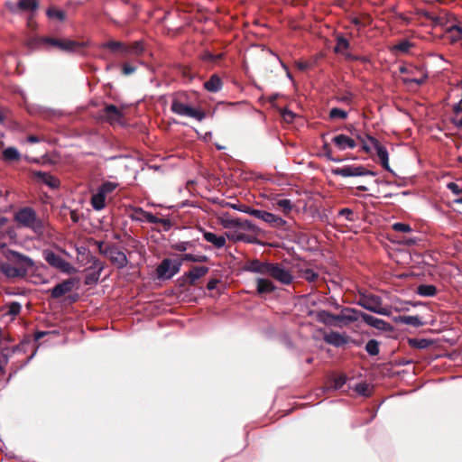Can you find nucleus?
<instances>
[{
	"mask_svg": "<svg viewBox=\"0 0 462 462\" xmlns=\"http://www.w3.org/2000/svg\"><path fill=\"white\" fill-rule=\"evenodd\" d=\"M348 148H360L366 152L376 155L382 166L386 171H391L388 151L377 139L371 136H365V138L358 136L356 140L348 137Z\"/></svg>",
	"mask_w": 462,
	"mask_h": 462,
	"instance_id": "f257e3e1",
	"label": "nucleus"
},
{
	"mask_svg": "<svg viewBox=\"0 0 462 462\" xmlns=\"http://www.w3.org/2000/svg\"><path fill=\"white\" fill-rule=\"evenodd\" d=\"M14 220L19 226L32 229L37 235H42L44 232L42 220L37 217L35 210L32 208H20L14 214Z\"/></svg>",
	"mask_w": 462,
	"mask_h": 462,
	"instance_id": "f03ea898",
	"label": "nucleus"
},
{
	"mask_svg": "<svg viewBox=\"0 0 462 462\" xmlns=\"http://www.w3.org/2000/svg\"><path fill=\"white\" fill-rule=\"evenodd\" d=\"M355 301L357 305H360L372 312L384 316L390 314V310L383 304L379 296L365 291H358L355 296Z\"/></svg>",
	"mask_w": 462,
	"mask_h": 462,
	"instance_id": "7ed1b4c3",
	"label": "nucleus"
},
{
	"mask_svg": "<svg viewBox=\"0 0 462 462\" xmlns=\"http://www.w3.org/2000/svg\"><path fill=\"white\" fill-rule=\"evenodd\" d=\"M118 183L114 181L103 182L91 196L90 204L96 211H100L106 208V199L117 188Z\"/></svg>",
	"mask_w": 462,
	"mask_h": 462,
	"instance_id": "20e7f679",
	"label": "nucleus"
},
{
	"mask_svg": "<svg viewBox=\"0 0 462 462\" xmlns=\"http://www.w3.org/2000/svg\"><path fill=\"white\" fill-rule=\"evenodd\" d=\"M171 110L178 116L194 118L199 122H201L206 117V113L203 110L183 103L178 96L173 97Z\"/></svg>",
	"mask_w": 462,
	"mask_h": 462,
	"instance_id": "39448f33",
	"label": "nucleus"
},
{
	"mask_svg": "<svg viewBox=\"0 0 462 462\" xmlns=\"http://www.w3.org/2000/svg\"><path fill=\"white\" fill-rule=\"evenodd\" d=\"M129 217L134 221L148 222L152 224H162L165 230H169L171 226L170 219L160 218L150 212L143 210L142 208L133 207L129 209Z\"/></svg>",
	"mask_w": 462,
	"mask_h": 462,
	"instance_id": "423d86ee",
	"label": "nucleus"
},
{
	"mask_svg": "<svg viewBox=\"0 0 462 462\" xmlns=\"http://www.w3.org/2000/svg\"><path fill=\"white\" fill-rule=\"evenodd\" d=\"M400 71L404 74L402 80L407 85L416 84L420 86L428 79V72L421 67L409 65L400 68Z\"/></svg>",
	"mask_w": 462,
	"mask_h": 462,
	"instance_id": "0eeeda50",
	"label": "nucleus"
},
{
	"mask_svg": "<svg viewBox=\"0 0 462 462\" xmlns=\"http://www.w3.org/2000/svg\"><path fill=\"white\" fill-rule=\"evenodd\" d=\"M99 252L106 256L118 268H125L128 260L125 254L114 245H104L100 243L98 245Z\"/></svg>",
	"mask_w": 462,
	"mask_h": 462,
	"instance_id": "6e6552de",
	"label": "nucleus"
},
{
	"mask_svg": "<svg viewBox=\"0 0 462 462\" xmlns=\"http://www.w3.org/2000/svg\"><path fill=\"white\" fill-rule=\"evenodd\" d=\"M181 267V260L163 259L156 268L159 279L169 280L178 273Z\"/></svg>",
	"mask_w": 462,
	"mask_h": 462,
	"instance_id": "1a4fd4ad",
	"label": "nucleus"
},
{
	"mask_svg": "<svg viewBox=\"0 0 462 462\" xmlns=\"http://www.w3.org/2000/svg\"><path fill=\"white\" fill-rule=\"evenodd\" d=\"M268 275L282 285H290L294 280L292 272L282 263H271Z\"/></svg>",
	"mask_w": 462,
	"mask_h": 462,
	"instance_id": "9d476101",
	"label": "nucleus"
},
{
	"mask_svg": "<svg viewBox=\"0 0 462 462\" xmlns=\"http://www.w3.org/2000/svg\"><path fill=\"white\" fill-rule=\"evenodd\" d=\"M42 42L48 43L53 47H56L63 51H76L80 47L84 46V43H80L76 41H72L69 39L59 40L55 38H43L42 40Z\"/></svg>",
	"mask_w": 462,
	"mask_h": 462,
	"instance_id": "9b49d317",
	"label": "nucleus"
},
{
	"mask_svg": "<svg viewBox=\"0 0 462 462\" xmlns=\"http://www.w3.org/2000/svg\"><path fill=\"white\" fill-rule=\"evenodd\" d=\"M88 263L90 265L87 269L88 273L86 275V283L91 284L97 282L99 280L100 274L105 268V264L95 256H91L88 260Z\"/></svg>",
	"mask_w": 462,
	"mask_h": 462,
	"instance_id": "f8f14e48",
	"label": "nucleus"
},
{
	"mask_svg": "<svg viewBox=\"0 0 462 462\" xmlns=\"http://www.w3.org/2000/svg\"><path fill=\"white\" fill-rule=\"evenodd\" d=\"M43 256L45 261L52 267H55L64 273H69L71 270L70 263L52 251L45 250L43 252Z\"/></svg>",
	"mask_w": 462,
	"mask_h": 462,
	"instance_id": "ddd939ff",
	"label": "nucleus"
},
{
	"mask_svg": "<svg viewBox=\"0 0 462 462\" xmlns=\"http://www.w3.org/2000/svg\"><path fill=\"white\" fill-rule=\"evenodd\" d=\"M251 216L261 219L274 227L283 226L286 224V221L281 217L264 210L256 209L255 211L251 212Z\"/></svg>",
	"mask_w": 462,
	"mask_h": 462,
	"instance_id": "4468645a",
	"label": "nucleus"
},
{
	"mask_svg": "<svg viewBox=\"0 0 462 462\" xmlns=\"http://www.w3.org/2000/svg\"><path fill=\"white\" fill-rule=\"evenodd\" d=\"M271 203L273 208L280 210L284 215H289L294 208V204L291 199H286L280 194L272 198Z\"/></svg>",
	"mask_w": 462,
	"mask_h": 462,
	"instance_id": "2eb2a0df",
	"label": "nucleus"
},
{
	"mask_svg": "<svg viewBox=\"0 0 462 462\" xmlns=\"http://www.w3.org/2000/svg\"><path fill=\"white\" fill-rule=\"evenodd\" d=\"M9 256H12L14 260L19 264V268H24L26 273L35 267V263L32 258L19 252L9 250L8 257Z\"/></svg>",
	"mask_w": 462,
	"mask_h": 462,
	"instance_id": "dca6fc26",
	"label": "nucleus"
},
{
	"mask_svg": "<svg viewBox=\"0 0 462 462\" xmlns=\"http://www.w3.org/2000/svg\"><path fill=\"white\" fill-rule=\"evenodd\" d=\"M0 270L8 278H23L26 276L24 268L14 266L9 263H1Z\"/></svg>",
	"mask_w": 462,
	"mask_h": 462,
	"instance_id": "f3484780",
	"label": "nucleus"
},
{
	"mask_svg": "<svg viewBox=\"0 0 462 462\" xmlns=\"http://www.w3.org/2000/svg\"><path fill=\"white\" fill-rule=\"evenodd\" d=\"M73 287H74V281L71 279L66 280V281L57 284L51 290V297L54 299H59L61 296L71 291Z\"/></svg>",
	"mask_w": 462,
	"mask_h": 462,
	"instance_id": "a211bd4d",
	"label": "nucleus"
},
{
	"mask_svg": "<svg viewBox=\"0 0 462 462\" xmlns=\"http://www.w3.org/2000/svg\"><path fill=\"white\" fill-rule=\"evenodd\" d=\"M447 37L451 43H457L462 41V24L456 23L447 26L445 29Z\"/></svg>",
	"mask_w": 462,
	"mask_h": 462,
	"instance_id": "6ab92c4d",
	"label": "nucleus"
},
{
	"mask_svg": "<svg viewBox=\"0 0 462 462\" xmlns=\"http://www.w3.org/2000/svg\"><path fill=\"white\" fill-rule=\"evenodd\" d=\"M103 116L111 124L118 122L123 116L121 110L115 105H107L103 110Z\"/></svg>",
	"mask_w": 462,
	"mask_h": 462,
	"instance_id": "aec40b11",
	"label": "nucleus"
},
{
	"mask_svg": "<svg viewBox=\"0 0 462 462\" xmlns=\"http://www.w3.org/2000/svg\"><path fill=\"white\" fill-rule=\"evenodd\" d=\"M361 318L365 321V323L379 330H387L390 328L389 323L374 316L362 314Z\"/></svg>",
	"mask_w": 462,
	"mask_h": 462,
	"instance_id": "412c9836",
	"label": "nucleus"
},
{
	"mask_svg": "<svg viewBox=\"0 0 462 462\" xmlns=\"http://www.w3.org/2000/svg\"><path fill=\"white\" fill-rule=\"evenodd\" d=\"M271 263H263L259 260H253L247 265V270L261 274L268 275Z\"/></svg>",
	"mask_w": 462,
	"mask_h": 462,
	"instance_id": "4be33fe9",
	"label": "nucleus"
},
{
	"mask_svg": "<svg viewBox=\"0 0 462 462\" xmlns=\"http://www.w3.org/2000/svg\"><path fill=\"white\" fill-rule=\"evenodd\" d=\"M203 238L217 248H223L226 245V237L212 232L203 231Z\"/></svg>",
	"mask_w": 462,
	"mask_h": 462,
	"instance_id": "5701e85b",
	"label": "nucleus"
},
{
	"mask_svg": "<svg viewBox=\"0 0 462 462\" xmlns=\"http://www.w3.org/2000/svg\"><path fill=\"white\" fill-rule=\"evenodd\" d=\"M101 48H106L114 52H120L124 56H127L128 45L122 42L110 41L101 45Z\"/></svg>",
	"mask_w": 462,
	"mask_h": 462,
	"instance_id": "b1692460",
	"label": "nucleus"
},
{
	"mask_svg": "<svg viewBox=\"0 0 462 462\" xmlns=\"http://www.w3.org/2000/svg\"><path fill=\"white\" fill-rule=\"evenodd\" d=\"M256 282H257L256 290H257V292L260 294L271 293L276 290V286L269 279L258 278L256 280Z\"/></svg>",
	"mask_w": 462,
	"mask_h": 462,
	"instance_id": "393cba45",
	"label": "nucleus"
},
{
	"mask_svg": "<svg viewBox=\"0 0 462 462\" xmlns=\"http://www.w3.org/2000/svg\"><path fill=\"white\" fill-rule=\"evenodd\" d=\"M208 272V268L206 266H196L193 267L186 275L189 279V284H194L195 282L203 277Z\"/></svg>",
	"mask_w": 462,
	"mask_h": 462,
	"instance_id": "a878e982",
	"label": "nucleus"
},
{
	"mask_svg": "<svg viewBox=\"0 0 462 462\" xmlns=\"http://www.w3.org/2000/svg\"><path fill=\"white\" fill-rule=\"evenodd\" d=\"M204 88L209 92L216 93L222 88V80L217 75L214 74L204 83Z\"/></svg>",
	"mask_w": 462,
	"mask_h": 462,
	"instance_id": "bb28decb",
	"label": "nucleus"
},
{
	"mask_svg": "<svg viewBox=\"0 0 462 462\" xmlns=\"http://www.w3.org/2000/svg\"><path fill=\"white\" fill-rule=\"evenodd\" d=\"M324 340L335 346H342L346 343V338L337 332H330L324 334Z\"/></svg>",
	"mask_w": 462,
	"mask_h": 462,
	"instance_id": "cd10ccee",
	"label": "nucleus"
},
{
	"mask_svg": "<svg viewBox=\"0 0 462 462\" xmlns=\"http://www.w3.org/2000/svg\"><path fill=\"white\" fill-rule=\"evenodd\" d=\"M371 176L374 177L375 173L366 170L363 166H348V177Z\"/></svg>",
	"mask_w": 462,
	"mask_h": 462,
	"instance_id": "c85d7f7f",
	"label": "nucleus"
},
{
	"mask_svg": "<svg viewBox=\"0 0 462 462\" xmlns=\"http://www.w3.org/2000/svg\"><path fill=\"white\" fill-rule=\"evenodd\" d=\"M241 231H242L241 229H237V228L231 229V230L226 232V236L229 240L234 241V242H240V241L250 242V240L248 239V236L245 234L242 233Z\"/></svg>",
	"mask_w": 462,
	"mask_h": 462,
	"instance_id": "c756f323",
	"label": "nucleus"
},
{
	"mask_svg": "<svg viewBox=\"0 0 462 462\" xmlns=\"http://www.w3.org/2000/svg\"><path fill=\"white\" fill-rule=\"evenodd\" d=\"M462 98L459 100L458 103L455 104L453 106V116H452V123L457 127L462 128Z\"/></svg>",
	"mask_w": 462,
	"mask_h": 462,
	"instance_id": "7c9ffc66",
	"label": "nucleus"
},
{
	"mask_svg": "<svg viewBox=\"0 0 462 462\" xmlns=\"http://www.w3.org/2000/svg\"><path fill=\"white\" fill-rule=\"evenodd\" d=\"M2 157L5 162H15L20 160L21 153L14 147H7L3 151Z\"/></svg>",
	"mask_w": 462,
	"mask_h": 462,
	"instance_id": "2f4dec72",
	"label": "nucleus"
},
{
	"mask_svg": "<svg viewBox=\"0 0 462 462\" xmlns=\"http://www.w3.org/2000/svg\"><path fill=\"white\" fill-rule=\"evenodd\" d=\"M397 321L402 324L412 326L414 328H418L423 325V322L420 320L419 316H400L397 319Z\"/></svg>",
	"mask_w": 462,
	"mask_h": 462,
	"instance_id": "473e14b6",
	"label": "nucleus"
},
{
	"mask_svg": "<svg viewBox=\"0 0 462 462\" xmlns=\"http://www.w3.org/2000/svg\"><path fill=\"white\" fill-rule=\"evenodd\" d=\"M37 176L41 179V180L48 185L49 187L54 189L57 188L60 184V181L57 178L46 172H38Z\"/></svg>",
	"mask_w": 462,
	"mask_h": 462,
	"instance_id": "72a5a7b5",
	"label": "nucleus"
},
{
	"mask_svg": "<svg viewBox=\"0 0 462 462\" xmlns=\"http://www.w3.org/2000/svg\"><path fill=\"white\" fill-rule=\"evenodd\" d=\"M417 292L420 296L432 297L437 293V289L434 285L422 284L418 287Z\"/></svg>",
	"mask_w": 462,
	"mask_h": 462,
	"instance_id": "f704fd0d",
	"label": "nucleus"
},
{
	"mask_svg": "<svg viewBox=\"0 0 462 462\" xmlns=\"http://www.w3.org/2000/svg\"><path fill=\"white\" fill-rule=\"evenodd\" d=\"M220 225L226 229H234L237 228L238 218H233L228 216H223L219 217Z\"/></svg>",
	"mask_w": 462,
	"mask_h": 462,
	"instance_id": "c9c22d12",
	"label": "nucleus"
},
{
	"mask_svg": "<svg viewBox=\"0 0 462 462\" xmlns=\"http://www.w3.org/2000/svg\"><path fill=\"white\" fill-rule=\"evenodd\" d=\"M337 44L334 46V52L337 54L345 55L346 51V39L341 34H337Z\"/></svg>",
	"mask_w": 462,
	"mask_h": 462,
	"instance_id": "e433bc0d",
	"label": "nucleus"
},
{
	"mask_svg": "<svg viewBox=\"0 0 462 462\" xmlns=\"http://www.w3.org/2000/svg\"><path fill=\"white\" fill-rule=\"evenodd\" d=\"M144 51V45L143 41H136L131 45H128L127 55H140Z\"/></svg>",
	"mask_w": 462,
	"mask_h": 462,
	"instance_id": "4c0bfd02",
	"label": "nucleus"
},
{
	"mask_svg": "<svg viewBox=\"0 0 462 462\" xmlns=\"http://www.w3.org/2000/svg\"><path fill=\"white\" fill-rule=\"evenodd\" d=\"M413 47V43L408 40H403L392 47V51H399L401 53H408Z\"/></svg>",
	"mask_w": 462,
	"mask_h": 462,
	"instance_id": "58836bf2",
	"label": "nucleus"
},
{
	"mask_svg": "<svg viewBox=\"0 0 462 462\" xmlns=\"http://www.w3.org/2000/svg\"><path fill=\"white\" fill-rule=\"evenodd\" d=\"M39 5L37 0H19L18 7L23 11H35Z\"/></svg>",
	"mask_w": 462,
	"mask_h": 462,
	"instance_id": "ea45409f",
	"label": "nucleus"
},
{
	"mask_svg": "<svg viewBox=\"0 0 462 462\" xmlns=\"http://www.w3.org/2000/svg\"><path fill=\"white\" fill-rule=\"evenodd\" d=\"M47 16L51 19H57L59 21H64L66 18V14L62 10L50 8L47 10Z\"/></svg>",
	"mask_w": 462,
	"mask_h": 462,
	"instance_id": "a19ab883",
	"label": "nucleus"
},
{
	"mask_svg": "<svg viewBox=\"0 0 462 462\" xmlns=\"http://www.w3.org/2000/svg\"><path fill=\"white\" fill-rule=\"evenodd\" d=\"M237 229H241L242 231H250L254 232L256 229L255 225L250 220H242L238 218Z\"/></svg>",
	"mask_w": 462,
	"mask_h": 462,
	"instance_id": "79ce46f5",
	"label": "nucleus"
},
{
	"mask_svg": "<svg viewBox=\"0 0 462 462\" xmlns=\"http://www.w3.org/2000/svg\"><path fill=\"white\" fill-rule=\"evenodd\" d=\"M366 352L371 356L379 354V343L375 339H370L365 345Z\"/></svg>",
	"mask_w": 462,
	"mask_h": 462,
	"instance_id": "37998d69",
	"label": "nucleus"
},
{
	"mask_svg": "<svg viewBox=\"0 0 462 462\" xmlns=\"http://www.w3.org/2000/svg\"><path fill=\"white\" fill-rule=\"evenodd\" d=\"M300 277H302L303 279L310 282H312L318 279L319 274L312 269L308 268L300 271Z\"/></svg>",
	"mask_w": 462,
	"mask_h": 462,
	"instance_id": "c03bdc74",
	"label": "nucleus"
},
{
	"mask_svg": "<svg viewBox=\"0 0 462 462\" xmlns=\"http://www.w3.org/2000/svg\"><path fill=\"white\" fill-rule=\"evenodd\" d=\"M332 142L339 150H345L346 148V135L345 134L334 136Z\"/></svg>",
	"mask_w": 462,
	"mask_h": 462,
	"instance_id": "a18cd8bd",
	"label": "nucleus"
},
{
	"mask_svg": "<svg viewBox=\"0 0 462 462\" xmlns=\"http://www.w3.org/2000/svg\"><path fill=\"white\" fill-rule=\"evenodd\" d=\"M355 391L358 395L361 396H368L370 394V387L369 384L366 383H357L355 386Z\"/></svg>",
	"mask_w": 462,
	"mask_h": 462,
	"instance_id": "49530a36",
	"label": "nucleus"
},
{
	"mask_svg": "<svg viewBox=\"0 0 462 462\" xmlns=\"http://www.w3.org/2000/svg\"><path fill=\"white\" fill-rule=\"evenodd\" d=\"M21 309H22V306L20 303L16 302V301H14V302H11L8 306H7V311H6V314L12 316L13 318L15 317L16 315H18L21 311Z\"/></svg>",
	"mask_w": 462,
	"mask_h": 462,
	"instance_id": "de8ad7c7",
	"label": "nucleus"
},
{
	"mask_svg": "<svg viewBox=\"0 0 462 462\" xmlns=\"http://www.w3.org/2000/svg\"><path fill=\"white\" fill-rule=\"evenodd\" d=\"M223 56H224L223 53L213 54V53H211L209 51H206L203 54L202 59L205 61H209V62H212V63H216L217 61L220 60L223 58Z\"/></svg>",
	"mask_w": 462,
	"mask_h": 462,
	"instance_id": "09e8293b",
	"label": "nucleus"
},
{
	"mask_svg": "<svg viewBox=\"0 0 462 462\" xmlns=\"http://www.w3.org/2000/svg\"><path fill=\"white\" fill-rule=\"evenodd\" d=\"M318 318H319V320H321V321H323L324 323H327V324H333L334 321L337 319L336 317L330 315L327 311H319L318 313Z\"/></svg>",
	"mask_w": 462,
	"mask_h": 462,
	"instance_id": "8fccbe9b",
	"label": "nucleus"
},
{
	"mask_svg": "<svg viewBox=\"0 0 462 462\" xmlns=\"http://www.w3.org/2000/svg\"><path fill=\"white\" fill-rule=\"evenodd\" d=\"M346 382V378L345 375L339 376L331 382L330 385L328 386V389L337 390L340 389Z\"/></svg>",
	"mask_w": 462,
	"mask_h": 462,
	"instance_id": "3c124183",
	"label": "nucleus"
},
{
	"mask_svg": "<svg viewBox=\"0 0 462 462\" xmlns=\"http://www.w3.org/2000/svg\"><path fill=\"white\" fill-rule=\"evenodd\" d=\"M180 260H181V263L183 261L202 263L207 260V257L205 255H194L191 254H186L182 256V258Z\"/></svg>",
	"mask_w": 462,
	"mask_h": 462,
	"instance_id": "603ef678",
	"label": "nucleus"
},
{
	"mask_svg": "<svg viewBox=\"0 0 462 462\" xmlns=\"http://www.w3.org/2000/svg\"><path fill=\"white\" fill-rule=\"evenodd\" d=\"M410 344L412 346L422 349L428 347L430 345V342L427 339H411Z\"/></svg>",
	"mask_w": 462,
	"mask_h": 462,
	"instance_id": "864d4df0",
	"label": "nucleus"
},
{
	"mask_svg": "<svg viewBox=\"0 0 462 462\" xmlns=\"http://www.w3.org/2000/svg\"><path fill=\"white\" fill-rule=\"evenodd\" d=\"M393 229L397 232L409 233L411 231L410 225L405 223L397 222L393 225Z\"/></svg>",
	"mask_w": 462,
	"mask_h": 462,
	"instance_id": "5fc2aeb1",
	"label": "nucleus"
},
{
	"mask_svg": "<svg viewBox=\"0 0 462 462\" xmlns=\"http://www.w3.org/2000/svg\"><path fill=\"white\" fill-rule=\"evenodd\" d=\"M329 117L334 118H346V113L344 110L338 109V108H333L329 112Z\"/></svg>",
	"mask_w": 462,
	"mask_h": 462,
	"instance_id": "6e6d98bb",
	"label": "nucleus"
},
{
	"mask_svg": "<svg viewBox=\"0 0 462 462\" xmlns=\"http://www.w3.org/2000/svg\"><path fill=\"white\" fill-rule=\"evenodd\" d=\"M447 187L455 195L462 194V187H459L458 183L449 182Z\"/></svg>",
	"mask_w": 462,
	"mask_h": 462,
	"instance_id": "4d7b16f0",
	"label": "nucleus"
},
{
	"mask_svg": "<svg viewBox=\"0 0 462 462\" xmlns=\"http://www.w3.org/2000/svg\"><path fill=\"white\" fill-rule=\"evenodd\" d=\"M136 70V67L135 66H133V65H130V64H127V63H125L123 66H122V71H123V74L124 75H130V74H133L134 72H135Z\"/></svg>",
	"mask_w": 462,
	"mask_h": 462,
	"instance_id": "13d9d810",
	"label": "nucleus"
},
{
	"mask_svg": "<svg viewBox=\"0 0 462 462\" xmlns=\"http://www.w3.org/2000/svg\"><path fill=\"white\" fill-rule=\"evenodd\" d=\"M347 319H348V324H349L351 321L358 320L359 317L357 316V313L356 310L348 308Z\"/></svg>",
	"mask_w": 462,
	"mask_h": 462,
	"instance_id": "bf43d9fd",
	"label": "nucleus"
},
{
	"mask_svg": "<svg viewBox=\"0 0 462 462\" xmlns=\"http://www.w3.org/2000/svg\"><path fill=\"white\" fill-rule=\"evenodd\" d=\"M331 172L336 175H341L346 177V167L344 168H332Z\"/></svg>",
	"mask_w": 462,
	"mask_h": 462,
	"instance_id": "052dcab7",
	"label": "nucleus"
},
{
	"mask_svg": "<svg viewBox=\"0 0 462 462\" xmlns=\"http://www.w3.org/2000/svg\"><path fill=\"white\" fill-rule=\"evenodd\" d=\"M282 117L285 121L291 122L294 117V114L291 111L286 110L282 113Z\"/></svg>",
	"mask_w": 462,
	"mask_h": 462,
	"instance_id": "680f3d73",
	"label": "nucleus"
},
{
	"mask_svg": "<svg viewBox=\"0 0 462 462\" xmlns=\"http://www.w3.org/2000/svg\"><path fill=\"white\" fill-rule=\"evenodd\" d=\"M239 211L243 212V213H246L248 215H251V212L252 211H255L256 209L254 208H252L251 207L249 206H241L240 208H237Z\"/></svg>",
	"mask_w": 462,
	"mask_h": 462,
	"instance_id": "e2e57ef3",
	"label": "nucleus"
},
{
	"mask_svg": "<svg viewBox=\"0 0 462 462\" xmlns=\"http://www.w3.org/2000/svg\"><path fill=\"white\" fill-rule=\"evenodd\" d=\"M430 19L437 25H443L442 23V18L440 16H433V15H430Z\"/></svg>",
	"mask_w": 462,
	"mask_h": 462,
	"instance_id": "0e129e2a",
	"label": "nucleus"
},
{
	"mask_svg": "<svg viewBox=\"0 0 462 462\" xmlns=\"http://www.w3.org/2000/svg\"><path fill=\"white\" fill-rule=\"evenodd\" d=\"M350 188H355L356 189H360V190H368V187L365 186V185H358L355 182H351V187Z\"/></svg>",
	"mask_w": 462,
	"mask_h": 462,
	"instance_id": "69168bd1",
	"label": "nucleus"
},
{
	"mask_svg": "<svg viewBox=\"0 0 462 462\" xmlns=\"http://www.w3.org/2000/svg\"><path fill=\"white\" fill-rule=\"evenodd\" d=\"M178 251L183 252L187 249V243H180L174 246Z\"/></svg>",
	"mask_w": 462,
	"mask_h": 462,
	"instance_id": "338daca9",
	"label": "nucleus"
},
{
	"mask_svg": "<svg viewBox=\"0 0 462 462\" xmlns=\"http://www.w3.org/2000/svg\"><path fill=\"white\" fill-rule=\"evenodd\" d=\"M27 142L31 143H36L40 142V138L35 135H30L27 138Z\"/></svg>",
	"mask_w": 462,
	"mask_h": 462,
	"instance_id": "774afa93",
	"label": "nucleus"
}]
</instances>
